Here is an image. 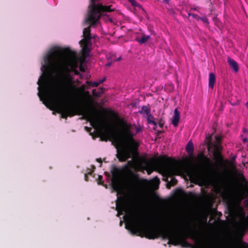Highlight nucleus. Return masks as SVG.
<instances>
[{
  "mask_svg": "<svg viewBox=\"0 0 248 248\" xmlns=\"http://www.w3.org/2000/svg\"><path fill=\"white\" fill-rule=\"evenodd\" d=\"M76 53L70 48H61L54 47L50 49L44 58L46 66L60 77L62 81V86L57 87L46 83L45 79H39L37 82L39 86L38 95L44 104L48 107V103L56 105L57 112L61 114V117L67 119L76 115H82L95 127L97 120L92 111L76 105H73L63 103L66 95L72 88H75L73 78L69 73L70 66L75 74L79 73L75 70L78 66V62L74 60Z\"/></svg>",
  "mask_w": 248,
  "mask_h": 248,
  "instance_id": "nucleus-1",
  "label": "nucleus"
},
{
  "mask_svg": "<svg viewBox=\"0 0 248 248\" xmlns=\"http://www.w3.org/2000/svg\"><path fill=\"white\" fill-rule=\"evenodd\" d=\"M125 228L133 235H137L149 239H155L161 237L162 239H168V244L176 246L180 244L186 248L193 246L186 240L187 237L196 240L198 248H232L229 243L221 244L216 240L203 242L199 240L196 230L189 229L186 232L178 233L171 229H159L147 225L144 218L141 216L133 214L125 223Z\"/></svg>",
  "mask_w": 248,
  "mask_h": 248,
  "instance_id": "nucleus-2",
  "label": "nucleus"
},
{
  "mask_svg": "<svg viewBox=\"0 0 248 248\" xmlns=\"http://www.w3.org/2000/svg\"><path fill=\"white\" fill-rule=\"evenodd\" d=\"M114 117L119 121L123 126L121 133L122 139L114 135L111 127H107L105 130V137L101 138L103 140L107 141L110 138L116 144L117 158L120 162H125L128 159L133 156L137 152L139 143L134 139V137L141 131V126H137L136 124L127 123L123 118L120 119L118 115L111 111Z\"/></svg>",
  "mask_w": 248,
  "mask_h": 248,
  "instance_id": "nucleus-3",
  "label": "nucleus"
},
{
  "mask_svg": "<svg viewBox=\"0 0 248 248\" xmlns=\"http://www.w3.org/2000/svg\"><path fill=\"white\" fill-rule=\"evenodd\" d=\"M97 0H90L87 16L83 24L85 27L83 31H91V28H95L100 24V19L103 17L106 21L112 22L111 18H109L105 13L114 11L115 9L112 8V5H103L102 4H96Z\"/></svg>",
  "mask_w": 248,
  "mask_h": 248,
  "instance_id": "nucleus-4",
  "label": "nucleus"
},
{
  "mask_svg": "<svg viewBox=\"0 0 248 248\" xmlns=\"http://www.w3.org/2000/svg\"><path fill=\"white\" fill-rule=\"evenodd\" d=\"M201 158L204 164L207 166V171L204 173L200 174L189 170L187 175L190 179H194L203 184H208L213 181L216 171L212 168L211 160L209 157L202 155Z\"/></svg>",
  "mask_w": 248,
  "mask_h": 248,
  "instance_id": "nucleus-5",
  "label": "nucleus"
},
{
  "mask_svg": "<svg viewBox=\"0 0 248 248\" xmlns=\"http://www.w3.org/2000/svg\"><path fill=\"white\" fill-rule=\"evenodd\" d=\"M158 160L163 165L161 166V170L164 175L168 177H172L178 171L177 167L169 164L171 160L166 155L160 156Z\"/></svg>",
  "mask_w": 248,
  "mask_h": 248,
  "instance_id": "nucleus-6",
  "label": "nucleus"
},
{
  "mask_svg": "<svg viewBox=\"0 0 248 248\" xmlns=\"http://www.w3.org/2000/svg\"><path fill=\"white\" fill-rule=\"evenodd\" d=\"M83 38L80 41V44L82 47L83 55L85 57H88L91 51V32H83Z\"/></svg>",
  "mask_w": 248,
  "mask_h": 248,
  "instance_id": "nucleus-7",
  "label": "nucleus"
},
{
  "mask_svg": "<svg viewBox=\"0 0 248 248\" xmlns=\"http://www.w3.org/2000/svg\"><path fill=\"white\" fill-rule=\"evenodd\" d=\"M84 95L86 97V102L87 104V106H84L82 105H77V106H79L83 108H85V109L90 110L92 111V112L94 114L97 120H98V119L96 116V113L97 112V110L96 109L95 107L94 106L93 98L91 94H90V93L89 91H86L84 92Z\"/></svg>",
  "mask_w": 248,
  "mask_h": 248,
  "instance_id": "nucleus-8",
  "label": "nucleus"
},
{
  "mask_svg": "<svg viewBox=\"0 0 248 248\" xmlns=\"http://www.w3.org/2000/svg\"><path fill=\"white\" fill-rule=\"evenodd\" d=\"M214 150L213 152L214 159L218 163H222L224 160L221 155V150L222 147L219 145H214Z\"/></svg>",
  "mask_w": 248,
  "mask_h": 248,
  "instance_id": "nucleus-9",
  "label": "nucleus"
},
{
  "mask_svg": "<svg viewBox=\"0 0 248 248\" xmlns=\"http://www.w3.org/2000/svg\"><path fill=\"white\" fill-rule=\"evenodd\" d=\"M113 178L111 180V185L113 189L115 190H118L119 188L120 184L118 178L116 176V173L115 170L111 171Z\"/></svg>",
  "mask_w": 248,
  "mask_h": 248,
  "instance_id": "nucleus-10",
  "label": "nucleus"
},
{
  "mask_svg": "<svg viewBox=\"0 0 248 248\" xmlns=\"http://www.w3.org/2000/svg\"><path fill=\"white\" fill-rule=\"evenodd\" d=\"M180 120V112L177 108H175L174 111V115L171 122L172 124L174 127L178 126Z\"/></svg>",
  "mask_w": 248,
  "mask_h": 248,
  "instance_id": "nucleus-11",
  "label": "nucleus"
},
{
  "mask_svg": "<svg viewBox=\"0 0 248 248\" xmlns=\"http://www.w3.org/2000/svg\"><path fill=\"white\" fill-rule=\"evenodd\" d=\"M227 61L230 67L232 68L234 72H237L239 70V67L237 63L230 57L228 58Z\"/></svg>",
  "mask_w": 248,
  "mask_h": 248,
  "instance_id": "nucleus-12",
  "label": "nucleus"
},
{
  "mask_svg": "<svg viewBox=\"0 0 248 248\" xmlns=\"http://www.w3.org/2000/svg\"><path fill=\"white\" fill-rule=\"evenodd\" d=\"M216 82V77L213 73H210L209 75V87L213 89L214 84Z\"/></svg>",
  "mask_w": 248,
  "mask_h": 248,
  "instance_id": "nucleus-13",
  "label": "nucleus"
},
{
  "mask_svg": "<svg viewBox=\"0 0 248 248\" xmlns=\"http://www.w3.org/2000/svg\"><path fill=\"white\" fill-rule=\"evenodd\" d=\"M150 38V36L143 34L141 38H140L138 37H136L135 40L138 42L139 44H143L145 43Z\"/></svg>",
  "mask_w": 248,
  "mask_h": 248,
  "instance_id": "nucleus-14",
  "label": "nucleus"
},
{
  "mask_svg": "<svg viewBox=\"0 0 248 248\" xmlns=\"http://www.w3.org/2000/svg\"><path fill=\"white\" fill-rule=\"evenodd\" d=\"M186 150L189 155H192L194 152L193 144L191 141H189L186 147Z\"/></svg>",
  "mask_w": 248,
  "mask_h": 248,
  "instance_id": "nucleus-15",
  "label": "nucleus"
},
{
  "mask_svg": "<svg viewBox=\"0 0 248 248\" xmlns=\"http://www.w3.org/2000/svg\"><path fill=\"white\" fill-rule=\"evenodd\" d=\"M150 111V109L149 108H148L147 106H143L141 107V110L139 111V112L140 113H142L144 112L146 114V115H149Z\"/></svg>",
  "mask_w": 248,
  "mask_h": 248,
  "instance_id": "nucleus-16",
  "label": "nucleus"
},
{
  "mask_svg": "<svg viewBox=\"0 0 248 248\" xmlns=\"http://www.w3.org/2000/svg\"><path fill=\"white\" fill-rule=\"evenodd\" d=\"M100 90H101V92H97L95 89L93 90V96L95 97H99L100 95L103 93L104 92V88H99Z\"/></svg>",
  "mask_w": 248,
  "mask_h": 248,
  "instance_id": "nucleus-17",
  "label": "nucleus"
},
{
  "mask_svg": "<svg viewBox=\"0 0 248 248\" xmlns=\"http://www.w3.org/2000/svg\"><path fill=\"white\" fill-rule=\"evenodd\" d=\"M86 84L88 85H89L90 86H91L92 87H98L100 85V83H99V81H98V82H92V81H86Z\"/></svg>",
  "mask_w": 248,
  "mask_h": 248,
  "instance_id": "nucleus-18",
  "label": "nucleus"
},
{
  "mask_svg": "<svg viewBox=\"0 0 248 248\" xmlns=\"http://www.w3.org/2000/svg\"><path fill=\"white\" fill-rule=\"evenodd\" d=\"M207 140V143L208 146H209L212 144V135H210L206 138Z\"/></svg>",
  "mask_w": 248,
  "mask_h": 248,
  "instance_id": "nucleus-19",
  "label": "nucleus"
},
{
  "mask_svg": "<svg viewBox=\"0 0 248 248\" xmlns=\"http://www.w3.org/2000/svg\"><path fill=\"white\" fill-rule=\"evenodd\" d=\"M177 180L175 178L172 177L170 183L169 184H168V185L170 184V186H174L176 185L177 184Z\"/></svg>",
  "mask_w": 248,
  "mask_h": 248,
  "instance_id": "nucleus-20",
  "label": "nucleus"
},
{
  "mask_svg": "<svg viewBox=\"0 0 248 248\" xmlns=\"http://www.w3.org/2000/svg\"><path fill=\"white\" fill-rule=\"evenodd\" d=\"M128 1L131 4V5L134 7H139L140 5L135 0H128Z\"/></svg>",
  "mask_w": 248,
  "mask_h": 248,
  "instance_id": "nucleus-21",
  "label": "nucleus"
},
{
  "mask_svg": "<svg viewBox=\"0 0 248 248\" xmlns=\"http://www.w3.org/2000/svg\"><path fill=\"white\" fill-rule=\"evenodd\" d=\"M128 1L131 4V5L134 7H139L140 5L135 0H128Z\"/></svg>",
  "mask_w": 248,
  "mask_h": 248,
  "instance_id": "nucleus-22",
  "label": "nucleus"
},
{
  "mask_svg": "<svg viewBox=\"0 0 248 248\" xmlns=\"http://www.w3.org/2000/svg\"><path fill=\"white\" fill-rule=\"evenodd\" d=\"M215 140H216V144H215V145H220V141H221V137H220V136H216L215 137Z\"/></svg>",
  "mask_w": 248,
  "mask_h": 248,
  "instance_id": "nucleus-23",
  "label": "nucleus"
},
{
  "mask_svg": "<svg viewBox=\"0 0 248 248\" xmlns=\"http://www.w3.org/2000/svg\"><path fill=\"white\" fill-rule=\"evenodd\" d=\"M200 20H202V22L205 24H208V20L206 16L201 17Z\"/></svg>",
  "mask_w": 248,
  "mask_h": 248,
  "instance_id": "nucleus-24",
  "label": "nucleus"
},
{
  "mask_svg": "<svg viewBox=\"0 0 248 248\" xmlns=\"http://www.w3.org/2000/svg\"><path fill=\"white\" fill-rule=\"evenodd\" d=\"M164 121L162 120V119H160L158 122L159 126L161 128H162L164 124Z\"/></svg>",
  "mask_w": 248,
  "mask_h": 248,
  "instance_id": "nucleus-25",
  "label": "nucleus"
},
{
  "mask_svg": "<svg viewBox=\"0 0 248 248\" xmlns=\"http://www.w3.org/2000/svg\"><path fill=\"white\" fill-rule=\"evenodd\" d=\"M98 183L100 184H102L103 183V176L102 175H99L98 176Z\"/></svg>",
  "mask_w": 248,
  "mask_h": 248,
  "instance_id": "nucleus-26",
  "label": "nucleus"
},
{
  "mask_svg": "<svg viewBox=\"0 0 248 248\" xmlns=\"http://www.w3.org/2000/svg\"><path fill=\"white\" fill-rule=\"evenodd\" d=\"M151 118L153 119V116L151 114V113H150L149 115H147V120L148 123H149V122L150 121H153L151 119Z\"/></svg>",
  "mask_w": 248,
  "mask_h": 248,
  "instance_id": "nucleus-27",
  "label": "nucleus"
},
{
  "mask_svg": "<svg viewBox=\"0 0 248 248\" xmlns=\"http://www.w3.org/2000/svg\"><path fill=\"white\" fill-rule=\"evenodd\" d=\"M192 17L198 21L200 20V18H201L200 16L194 14H193V15H192Z\"/></svg>",
  "mask_w": 248,
  "mask_h": 248,
  "instance_id": "nucleus-28",
  "label": "nucleus"
},
{
  "mask_svg": "<svg viewBox=\"0 0 248 248\" xmlns=\"http://www.w3.org/2000/svg\"><path fill=\"white\" fill-rule=\"evenodd\" d=\"M241 244L243 248H248V244L247 243L241 241Z\"/></svg>",
  "mask_w": 248,
  "mask_h": 248,
  "instance_id": "nucleus-29",
  "label": "nucleus"
},
{
  "mask_svg": "<svg viewBox=\"0 0 248 248\" xmlns=\"http://www.w3.org/2000/svg\"><path fill=\"white\" fill-rule=\"evenodd\" d=\"M149 124H152L155 127H156V126H157V123L156 122H155V121H154V120L150 121L149 122Z\"/></svg>",
  "mask_w": 248,
  "mask_h": 248,
  "instance_id": "nucleus-30",
  "label": "nucleus"
},
{
  "mask_svg": "<svg viewBox=\"0 0 248 248\" xmlns=\"http://www.w3.org/2000/svg\"><path fill=\"white\" fill-rule=\"evenodd\" d=\"M121 208L122 207H120L118 205V203H116V210L118 211V212H119L120 211Z\"/></svg>",
  "mask_w": 248,
  "mask_h": 248,
  "instance_id": "nucleus-31",
  "label": "nucleus"
},
{
  "mask_svg": "<svg viewBox=\"0 0 248 248\" xmlns=\"http://www.w3.org/2000/svg\"><path fill=\"white\" fill-rule=\"evenodd\" d=\"M236 195H237V196H238V197H240L241 198V199H243V198H244V197L243 196H244V194H239V193H238L237 192V193H236Z\"/></svg>",
  "mask_w": 248,
  "mask_h": 248,
  "instance_id": "nucleus-32",
  "label": "nucleus"
},
{
  "mask_svg": "<svg viewBox=\"0 0 248 248\" xmlns=\"http://www.w3.org/2000/svg\"><path fill=\"white\" fill-rule=\"evenodd\" d=\"M105 80H106V78H104L102 79L99 81V83H100V84H102L105 81Z\"/></svg>",
  "mask_w": 248,
  "mask_h": 248,
  "instance_id": "nucleus-33",
  "label": "nucleus"
},
{
  "mask_svg": "<svg viewBox=\"0 0 248 248\" xmlns=\"http://www.w3.org/2000/svg\"><path fill=\"white\" fill-rule=\"evenodd\" d=\"M105 80H106V78H104L102 79L99 81V83H100V84H102L105 81Z\"/></svg>",
  "mask_w": 248,
  "mask_h": 248,
  "instance_id": "nucleus-34",
  "label": "nucleus"
},
{
  "mask_svg": "<svg viewBox=\"0 0 248 248\" xmlns=\"http://www.w3.org/2000/svg\"><path fill=\"white\" fill-rule=\"evenodd\" d=\"M79 69L81 72H85V69L81 65H80L79 66Z\"/></svg>",
  "mask_w": 248,
  "mask_h": 248,
  "instance_id": "nucleus-35",
  "label": "nucleus"
},
{
  "mask_svg": "<svg viewBox=\"0 0 248 248\" xmlns=\"http://www.w3.org/2000/svg\"><path fill=\"white\" fill-rule=\"evenodd\" d=\"M96 161L100 163V167L102 166V160L101 158H97Z\"/></svg>",
  "mask_w": 248,
  "mask_h": 248,
  "instance_id": "nucleus-36",
  "label": "nucleus"
},
{
  "mask_svg": "<svg viewBox=\"0 0 248 248\" xmlns=\"http://www.w3.org/2000/svg\"><path fill=\"white\" fill-rule=\"evenodd\" d=\"M245 187L246 188L247 192H248V184L246 182L245 184Z\"/></svg>",
  "mask_w": 248,
  "mask_h": 248,
  "instance_id": "nucleus-37",
  "label": "nucleus"
},
{
  "mask_svg": "<svg viewBox=\"0 0 248 248\" xmlns=\"http://www.w3.org/2000/svg\"><path fill=\"white\" fill-rule=\"evenodd\" d=\"M121 59V57H119L117 59H113L112 58L111 59V61H119Z\"/></svg>",
  "mask_w": 248,
  "mask_h": 248,
  "instance_id": "nucleus-38",
  "label": "nucleus"
},
{
  "mask_svg": "<svg viewBox=\"0 0 248 248\" xmlns=\"http://www.w3.org/2000/svg\"><path fill=\"white\" fill-rule=\"evenodd\" d=\"M241 177L242 180L243 181H245V182L246 181L245 178V177H244V176L243 174H241Z\"/></svg>",
  "mask_w": 248,
  "mask_h": 248,
  "instance_id": "nucleus-39",
  "label": "nucleus"
},
{
  "mask_svg": "<svg viewBox=\"0 0 248 248\" xmlns=\"http://www.w3.org/2000/svg\"><path fill=\"white\" fill-rule=\"evenodd\" d=\"M85 128L87 129L88 131H90L92 130V128L88 127L87 126H85Z\"/></svg>",
  "mask_w": 248,
  "mask_h": 248,
  "instance_id": "nucleus-40",
  "label": "nucleus"
},
{
  "mask_svg": "<svg viewBox=\"0 0 248 248\" xmlns=\"http://www.w3.org/2000/svg\"><path fill=\"white\" fill-rule=\"evenodd\" d=\"M199 8V7H194V8H192V10H194V11H198Z\"/></svg>",
  "mask_w": 248,
  "mask_h": 248,
  "instance_id": "nucleus-41",
  "label": "nucleus"
},
{
  "mask_svg": "<svg viewBox=\"0 0 248 248\" xmlns=\"http://www.w3.org/2000/svg\"><path fill=\"white\" fill-rule=\"evenodd\" d=\"M111 65V62H108V63H107L106 64V66L107 67H109V66H110V65Z\"/></svg>",
  "mask_w": 248,
  "mask_h": 248,
  "instance_id": "nucleus-42",
  "label": "nucleus"
},
{
  "mask_svg": "<svg viewBox=\"0 0 248 248\" xmlns=\"http://www.w3.org/2000/svg\"><path fill=\"white\" fill-rule=\"evenodd\" d=\"M163 132V131H158L157 132V135L158 136L161 133H162Z\"/></svg>",
  "mask_w": 248,
  "mask_h": 248,
  "instance_id": "nucleus-43",
  "label": "nucleus"
},
{
  "mask_svg": "<svg viewBox=\"0 0 248 248\" xmlns=\"http://www.w3.org/2000/svg\"><path fill=\"white\" fill-rule=\"evenodd\" d=\"M236 157V156H234L233 157H232V162L234 161L235 160Z\"/></svg>",
  "mask_w": 248,
  "mask_h": 248,
  "instance_id": "nucleus-44",
  "label": "nucleus"
},
{
  "mask_svg": "<svg viewBox=\"0 0 248 248\" xmlns=\"http://www.w3.org/2000/svg\"><path fill=\"white\" fill-rule=\"evenodd\" d=\"M166 3H168L170 0H164Z\"/></svg>",
  "mask_w": 248,
  "mask_h": 248,
  "instance_id": "nucleus-45",
  "label": "nucleus"
},
{
  "mask_svg": "<svg viewBox=\"0 0 248 248\" xmlns=\"http://www.w3.org/2000/svg\"><path fill=\"white\" fill-rule=\"evenodd\" d=\"M192 15H193V14H192V13H189L188 14V15L189 16H192Z\"/></svg>",
  "mask_w": 248,
  "mask_h": 248,
  "instance_id": "nucleus-46",
  "label": "nucleus"
},
{
  "mask_svg": "<svg viewBox=\"0 0 248 248\" xmlns=\"http://www.w3.org/2000/svg\"><path fill=\"white\" fill-rule=\"evenodd\" d=\"M246 106H247V108H248V102L246 103Z\"/></svg>",
  "mask_w": 248,
  "mask_h": 248,
  "instance_id": "nucleus-47",
  "label": "nucleus"
},
{
  "mask_svg": "<svg viewBox=\"0 0 248 248\" xmlns=\"http://www.w3.org/2000/svg\"><path fill=\"white\" fill-rule=\"evenodd\" d=\"M155 179H157V181L159 182V179L157 178V177H155Z\"/></svg>",
  "mask_w": 248,
  "mask_h": 248,
  "instance_id": "nucleus-48",
  "label": "nucleus"
},
{
  "mask_svg": "<svg viewBox=\"0 0 248 248\" xmlns=\"http://www.w3.org/2000/svg\"><path fill=\"white\" fill-rule=\"evenodd\" d=\"M82 90H84V89H85V86H83L82 87Z\"/></svg>",
  "mask_w": 248,
  "mask_h": 248,
  "instance_id": "nucleus-49",
  "label": "nucleus"
},
{
  "mask_svg": "<svg viewBox=\"0 0 248 248\" xmlns=\"http://www.w3.org/2000/svg\"><path fill=\"white\" fill-rule=\"evenodd\" d=\"M101 90H100V89H99L98 90V92H101Z\"/></svg>",
  "mask_w": 248,
  "mask_h": 248,
  "instance_id": "nucleus-50",
  "label": "nucleus"
},
{
  "mask_svg": "<svg viewBox=\"0 0 248 248\" xmlns=\"http://www.w3.org/2000/svg\"><path fill=\"white\" fill-rule=\"evenodd\" d=\"M115 169L116 170H117V171L118 170L117 168H115Z\"/></svg>",
  "mask_w": 248,
  "mask_h": 248,
  "instance_id": "nucleus-51",
  "label": "nucleus"
}]
</instances>
